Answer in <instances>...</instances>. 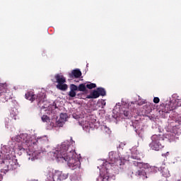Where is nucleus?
<instances>
[{"label":"nucleus","mask_w":181,"mask_h":181,"mask_svg":"<svg viewBox=\"0 0 181 181\" xmlns=\"http://www.w3.org/2000/svg\"><path fill=\"white\" fill-rule=\"evenodd\" d=\"M70 142H63L54 151V157L57 159L59 162L62 163H67L68 166L74 170L80 166V160L76 156V151L71 148Z\"/></svg>","instance_id":"f257e3e1"},{"label":"nucleus","mask_w":181,"mask_h":181,"mask_svg":"<svg viewBox=\"0 0 181 181\" xmlns=\"http://www.w3.org/2000/svg\"><path fill=\"white\" fill-rule=\"evenodd\" d=\"M12 141L14 142H18V144H22L24 145H26L28 148L25 149V148H20V151H22L23 152L26 151L27 155L30 156L28 159L30 160H35V159L37 158V155H39V152L33 150L31 151L32 146L33 145H36V144H39L40 140H31L30 139V136L28 135V134H20L19 136H16L15 137L12 138Z\"/></svg>","instance_id":"f03ea898"},{"label":"nucleus","mask_w":181,"mask_h":181,"mask_svg":"<svg viewBox=\"0 0 181 181\" xmlns=\"http://www.w3.org/2000/svg\"><path fill=\"white\" fill-rule=\"evenodd\" d=\"M115 165V166H118L121 165V158L118 153L115 151H110L109 153L108 161H106L103 166H105L106 170H107V181L110 180V168Z\"/></svg>","instance_id":"7ed1b4c3"},{"label":"nucleus","mask_w":181,"mask_h":181,"mask_svg":"<svg viewBox=\"0 0 181 181\" xmlns=\"http://www.w3.org/2000/svg\"><path fill=\"white\" fill-rule=\"evenodd\" d=\"M164 139L160 134H154L151 136V142L149 144L150 148L153 151H160L165 146Z\"/></svg>","instance_id":"20e7f679"},{"label":"nucleus","mask_w":181,"mask_h":181,"mask_svg":"<svg viewBox=\"0 0 181 181\" xmlns=\"http://www.w3.org/2000/svg\"><path fill=\"white\" fill-rule=\"evenodd\" d=\"M25 98L26 100L31 101V103H33V101L36 100L37 105H40L41 103L45 102V95L43 93H38L37 95H35L32 91H29L25 93Z\"/></svg>","instance_id":"39448f33"},{"label":"nucleus","mask_w":181,"mask_h":181,"mask_svg":"<svg viewBox=\"0 0 181 181\" xmlns=\"http://www.w3.org/2000/svg\"><path fill=\"white\" fill-rule=\"evenodd\" d=\"M1 163H6V165H9L11 169H13L16 164L18 163V160L13 158L12 156L8 154L4 156V160H2Z\"/></svg>","instance_id":"423d86ee"},{"label":"nucleus","mask_w":181,"mask_h":181,"mask_svg":"<svg viewBox=\"0 0 181 181\" xmlns=\"http://www.w3.org/2000/svg\"><path fill=\"white\" fill-rule=\"evenodd\" d=\"M59 170H56L52 168L48 170V175L47 181H55L59 180V176L60 175Z\"/></svg>","instance_id":"0eeeda50"},{"label":"nucleus","mask_w":181,"mask_h":181,"mask_svg":"<svg viewBox=\"0 0 181 181\" xmlns=\"http://www.w3.org/2000/svg\"><path fill=\"white\" fill-rule=\"evenodd\" d=\"M81 71L80 69H76L71 71V73L69 74V77L71 78V80H73V78H80L81 77Z\"/></svg>","instance_id":"6e6552de"},{"label":"nucleus","mask_w":181,"mask_h":181,"mask_svg":"<svg viewBox=\"0 0 181 181\" xmlns=\"http://www.w3.org/2000/svg\"><path fill=\"white\" fill-rule=\"evenodd\" d=\"M132 159H135L136 160H141L142 158H144V156L142 153H140L138 150H134L132 153L131 156Z\"/></svg>","instance_id":"1a4fd4ad"},{"label":"nucleus","mask_w":181,"mask_h":181,"mask_svg":"<svg viewBox=\"0 0 181 181\" xmlns=\"http://www.w3.org/2000/svg\"><path fill=\"white\" fill-rule=\"evenodd\" d=\"M135 175L137 177H139V178L141 177V179H147L148 178V177L146 176V173L145 172V170L141 169V168L139 170L136 171Z\"/></svg>","instance_id":"9d476101"},{"label":"nucleus","mask_w":181,"mask_h":181,"mask_svg":"<svg viewBox=\"0 0 181 181\" xmlns=\"http://www.w3.org/2000/svg\"><path fill=\"white\" fill-rule=\"evenodd\" d=\"M54 77L58 84H64V83H66V78H64L63 75L58 74H56Z\"/></svg>","instance_id":"9b49d317"},{"label":"nucleus","mask_w":181,"mask_h":181,"mask_svg":"<svg viewBox=\"0 0 181 181\" xmlns=\"http://www.w3.org/2000/svg\"><path fill=\"white\" fill-rule=\"evenodd\" d=\"M5 91L0 93V97H4L5 100H9L11 98V90L4 89Z\"/></svg>","instance_id":"f8f14e48"},{"label":"nucleus","mask_w":181,"mask_h":181,"mask_svg":"<svg viewBox=\"0 0 181 181\" xmlns=\"http://www.w3.org/2000/svg\"><path fill=\"white\" fill-rule=\"evenodd\" d=\"M161 175L162 176H163V177H169V176H170V173L169 172V170H168V168L166 167L161 168Z\"/></svg>","instance_id":"ddd939ff"},{"label":"nucleus","mask_w":181,"mask_h":181,"mask_svg":"<svg viewBox=\"0 0 181 181\" xmlns=\"http://www.w3.org/2000/svg\"><path fill=\"white\" fill-rule=\"evenodd\" d=\"M0 163L2 164L3 169H1V170H4V173H7V172L12 170L11 165L6 163H2V160H0Z\"/></svg>","instance_id":"4468645a"},{"label":"nucleus","mask_w":181,"mask_h":181,"mask_svg":"<svg viewBox=\"0 0 181 181\" xmlns=\"http://www.w3.org/2000/svg\"><path fill=\"white\" fill-rule=\"evenodd\" d=\"M100 97V93H98V90H93L92 93L86 96V98L90 99V98H98Z\"/></svg>","instance_id":"2eb2a0df"},{"label":"nucleus","mask_w":181,"mask_h":181,"mask_svg":"<svg viewBox=\"0 0 181 181\" xmlns=\"http://www.w3.org/2000/svg\"><path fill=\"white\" fill-rule=\"evenodd\" d=\"M57 88L61 90V91H66L69 88V86L66 83H59L57 85Z\"/></svg>","instance_id":"dca6fc26"},{"label":"nucleus","mask_w":181,"mask_h":181,"mask_svg":"<svg viewBox=\"0 0 181 181\" xmlns=\"http://www.w3.org/2000/svg\"><path fill=\"white\" fill-rule=\"evenodd\" d=\"M67 177H69V174L64 173L60 171V174L59 175L58 180H59V181L66 180V179H67Z\"/></svg>","instance_id":"f3484780"},{"label":"nucleus","mask_w":181,"mask_h":181,"mask_svg":"<svg viewBox=\"0 0 181 181\" xmlns=\"http://www.w3.org/2000/svg\"><path fill=\"white\" fill-rule=\"evenodd\" d=\"M98 93H99V96L102 95V97H104L107 95V92L105 91V89L103 88H97Z\"/></svg>","instance_id":"a211bd4d"},{"label":"nucleus","mask_w":181,"mask_h":181,"mask_svg":"<svg viewBox=\"0 0 181 181\" xmlns=\"http://www.w3.org/2000/svg\"><path fill=\"white\" fill-rule=\"evenodd\" d=\"M78 91H87L86 83H81L78 87Z\"/></svg>","instance_id":"6ab92c4d"},{"label":"nucleus","mask_w":181,"mask_h":181,"mask_svg":"<svg viewBox=\"0 0 181 181\" xmlns=\"http://www.w3.org/2000/svg\"><path fill=\"white\" fill-rule=\"evenodd\" d=\"M59 118L62 122H64L67 119V113H61Z\"/></svg>","instance_id":"aec40b11"},{"label":"nucleus","mask_w":181,"mask_h":181,"mask_svg":"<svg viewBox=\"0 0 181 181\" xmlns=\"http://www.w3.org/2000/svg\"><path fill=\"white\" fill-rule=\"evenodd\" d=\"M133 165L134 166H137V168H144V163L139 162V161H133Z\"/></svg>","instance_id":"412c9836"},{"label":"nucleus","mask_w":181,"mask_h":181,"mask_svg":"<svg viewBox=\"0 0 181 181\" xmlns=\"http://www.w3.org/2000/svg\"><path fill=\"white\" fill-rule=\"evenodd\" d=\"M41 119L43 122H50V117L47 115H43Z\"/></svg>","instance_id":"4be33fe9"},{"label":"nucleus","mask_w":181,"mask_h":181,"mask_svg":"<svg viewBox=\"0 0 181 181\" xmlns=\"http://www.w3.org/2000/svg\"><path fill=\"white\" fill-rule=\"evenodd\" d=\"M95 87H97L95 83H88L86 85V88H88L89 90H93V88H95Z\"/></svg>","instance_id":"5701e85b"},{"label":"nucleus","mask_w":181,"mask_h":181,"mask_svg":"<svg viewBox=\"0 0 181 181\" xmlns=\"http://www.w3.org/2000/svg\"><path fill=\"white\" fill-rule=\"evenodd\" d=\"M68 95L73 98L77 95V93H76V90H70Z\"/></svg>","instance_id":"b1692460"},{"label":"nucleus","mask_w":181,"mask_h":181,"mask_svg":"<svg viewBox=\"0 0 181 181\" xmlns=\"http://www.w3.org/2000/svg\"><path fill=\"white\" fill-rule=\"evenodd\" d=\"M77 90H78V87H77V86H76L74 84L71 85V90L77 91Z\"/></svg>","instance_id":"393cba45"},{"label":"nucleus","mask_w":181,"mask_h":181,"mask_svg":"<svg viewBox=\"0 0 181 181\" xmlns=\"http://www.w3.org/2000/svg\"><path fill=\"white\" fill-rule=\"evenodd\" d=\"M103 128L105 130V132H107V135H111V129L107 127V126H104Z\"/></svg>","instance_id":"a878e982"},{"label":"nucleus","mask_w":181,"mask_h":181,"mask_svg":"<svg viewBox=\"0 0 181 181\" xmlns=\"http://www.w3.org/2000/svg\"><path fill=\"white\" fill-rule=\"evenodd\" d=\"M123 114H124V117H129V114H131V113L129 112V110H123Z\"/></svg>","instance_id":"bb28decb"},{"label":"nucleus","mask_w":181,"mask_h":181,"mask_svg":"<svg viewBox=\"0 0 181 181\" xmlns=\"http://www.w3.org/2000/svg\"><path fill=\"white\" fill-rule=\"evenodd\" d=\"M159 101H160V100L159 99V98L158 97H156L153 98V103L155 104H159Z\"/></svg>","instance_id":"cd10ccee"},{"label":"nucleus","mask_w":181,"mask_h":181,"mask_svg":"<svg viewBox=\"0 0 181 181\" xmlns=\"http://www.w3.org/2000/svg\"><path fill=\"white\" fill-rule=\"evenodd\" d=\"M100 104L102 105V108H104V107H105L107 103H105V100H103L100 101Z\"/></svg>","instance_id":"c85d7f7f"},{"label":"nucleus","mask_w":181,"mask_h":181,"mask_svg":"<svg viewBox=\"0 0 181 181\" xmlns=\"http://www.w3.org/2000/svg\"><path fill=\"white\" fill-rule=\"evenodd\" d=\"M81 97H83V93H78L76 95V98H81Z\"/></svg>","instance_id":"c756f323"},{"label":"nucleus","mask_w":181,"mask_h":181,"mask_svg":"<svg viewBox=\"0 0 181 181\" xmlns=\"http://www.w3.org/2000/svg\"><path fill=\"white\" fill-rule=\"evenodd\" d=\"M3 179L2 175L0 174V181H1Z\"/></svg>","instance_id":"7c9ffc66"},{"label":"nucleus","mask_w":181,"mask_h":181,"mask_svg":"<svg viewBox=\"0 0 181 181\" xmlns=\"http://www.w3.org/2000/svg\"><path fill=\"white\" fill-rule=\"evenodd\" d=\"M156 169V168H155V167L151 168V170H155Z\"/></svg>","instance_id":"2f4dec72"},{"label":"nucleus","mask_w":181,"mask_h":181,"mask_svg":"<svg viewBox=\"0 0 181 181\" xmlns=\"http://www.w3.org/2000/svg\"><path fill=\"white\" fill-rule=\"evenodd\" d=\"M175 109H176V107H172V108L170 109V111H172V110H175Z\"/></svg>","instance_id":"473e14b6"},{"label":"nucleus","mask_w":181,"mask_h":181,"mask_svg":"<svg viewBox=\"0 0 181 181\" xmlns=\"http://www.w3.org/2000/svg\"><path fill=\"white\" fill-rule=\"evenodd\" d=\"M71 141H73V139H72V138H71Z\"/></svg>","instance_id":"72a5a7b5"},{"label":"nucleus","mask_w":181,"mask_h":181,"mask_svg":"<svg viewBox=\"0 0 181 181\" xmlns=\"http://www.w3.org/2000/svg\"><path fill=\"white\" fill-rule=\"evenodd\" d=\"M73 143L74 144V141H72V144H73Z\"/></svg>","instance_id":"f704fd0d"},{"label":"nucleus","mask_w":181,"mask_h":181,"mask_svg":"<svg viewBox=\"0 0 181 181\" xmlns=\"http://www.w3.org/2000/svg\"><path fill=\"white\" fill-rule=\"evenodd\" d=\"M1 172H4V170H2Z\"/></svg>","instance_id":"c9c22d12"}]
</instances>
